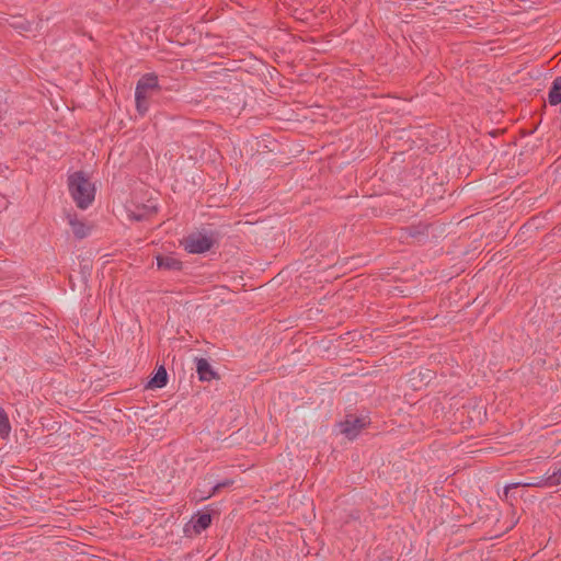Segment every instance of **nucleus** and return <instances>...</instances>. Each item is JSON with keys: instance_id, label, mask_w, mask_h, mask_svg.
I'll list each match as a JSON object with an SVG mask.
<instances>
[{"instance_id": "f257e3e1", "label": "nucleus", "mask_w": 561, "mask_h": 561, "mask_svg": "<svg viewBox=\"0 0 561 561\" xmlns=\"http://www.w3.org/2000/svg\"><path fill=\"white\" fill-rule=\"evenodd\" d=\"M68 186L70 195L79 208L87 209L94 201V184L91 183L83 172H75L69 175Z\"/></svg>"}, {"instance_id": "0eeeda50", "label": "nucleus", "mask_w": 561, "mask_h": 561, "mask_svg": "<svg viewBox=\"0 0 561 561\" xmlns=\"http://www.w3.org/2000/svg\"><path fill=\"white\" fill-rule=\"evenodd\" d=\"M196 371L198 374L199 380L202 381H210L217 377V374L205 358L196 359Z\"/></svg>"}, {"instance_id": "f8f14e48", "label": "nucleus", "mask_w": 561, "mask_h": 561, "mask_svg": "<svg viewBox=\"0 0 561 561\" xmlns=\"http://www.w3.org/2000/svg\"><path fill=\"white\" fill-rule=\"evenodd\" d=\"M11 432V425L5 411L0 408V438H7Z\"/></svg>"}, {"instance_id": "39448f33", "label": "nucleus", "mask_w": 561, "mask_h": 561, "mask_svg": "<svg viewBox=\"0 0 561 561\" xmlns=\"http://www.w3.org/2000/svg\"><path fill=\"white\" fill-rule=\"evenodd\" d=\"M341 433H343L347 438H355L359 432L364 428L365 423L360 419H347L340 424Z\"/></svg>"}, {"instance_id": "423d86ee", "label": "nucleus", "mask_w": 561, "mask_h": 561, "mask_svg": "<svg viewBox=\"0 0 561 561\" xmlns=\"http://www.w3.org/2000/svg\"><path fill=\"white\" fill-rule=\"evenodd\" d=\"M67 219L76 238L83 239L91 233L92 226L88 225L82 220H79L76 215L69 214L67 216Z\"/></svg>"}, {"instance_id": "1a4fd4ad", "label": "nucleus", "mask_w": 561, "mask_h": 561, "mask_svg": "<svg viewBox=\"0 0 561 561\" xmlns=\"http://www.w3.org/2000/svg\"><path fill=\"white\" fill-rule=\"evenodd\" d=\"M519 485L533 486V488H550V486H553V481H551L549 476H547V477L539 478V479H534V480L527 481V482L513 483V484L506 486V489H508V488H517Z\"/></svg>"}, {"instance_id": "9d476101", "label": "nucleus", "mask_w": 561, "mask_h": 561, "mask_svg": "<svg viewBox=\"0 0 561 561\" xmlns=\"http://www.w3.org/2000/svg\"><path fill=\"white\" fill-rule=\"evenodd\" d=\"M168 382V374L163 366L159 367L154 376L149 380L148 388H163Z\"/></svg>"}, {"instance_id": "6e6552de", "label": "nucleus", "mask_w": 561, "mask_h": 561, "mask_svg": "<svg viewBox=\"0 0 561 561\" xmlns=\"http://www.w3.org/2000/svg\"><path fill=\"white\" fill-rule=\"evenodd\" d=\"M211 524V516L208 513H201L192 518V525L195 533L199 534L201 531L208 528Z\"/></svg>"}, {"instance_id": "9b49d317", "label": "nucleus", "mask_w": 561, "mask_h": 561, "mask_svg": "<svg viewBox=\"0 0 561 561\" xmlns=\"http://www.w3.org/2000/svg\"><path fill=\"white\" fill-rule=\"evenodd\" d=\"M550 105H558L561 103V77H557L548 94Z\"/></svg>"}, {"instance_id": "2eb2a0df", "label": "nucleus", "mask_w": 561, "mask_h": 561, "mask_svg": "<svg viewBox=\"0 0 561 561\" xmlns=\"http://www.w3.org/2000/svg\"><path fill=\"white\" fill-rule=\"evenodd\" d=\"M232 484V481L231 480H225L222 482H219L217 483L214 488H213V492L207 496L209 497L210 495L215 494L217 491H219L220 489L222 488H226V486H229Z\"/></svg>"}, {"instance_id": "7ed1b4c3", "label": "nucleus", "mask_w": 561, "mask_h": 561, "mask_svg": "<svg viewBox=\"0 0 561 561\" xmlns=\"http://www.w3.org/2000/svg\"><path fill=\"white\" fill-rule=\"evenodd\" d=\"M160 89L158 76L153 72L144 75L136 84V94H141L149 99L152 91Z\"/></svg>"}, {"instance_id": "20e7f679", "label": "nucleus", "mask_w": 561, "mask_h": 561, "mask_svg": "<svg viewBox=\"0 0 561 561\" xmlns=\"http://www.w3.org/2000/svg\"><path fill=\"white\" fill-rule=\"evenodd\" d=\"M157 267L163 271H181L183 267L182 261L174 254L157 255Z\"/></svg>"}, {"instance_id": "4468645a", "label": "nucleus", "mask_w": 561, "mask_h": 561, "mask_svg": "<svg viewBox=\"0 0 561 561\" xmlns=\"http://www.w3.org/2000/svg\"><path fill=\"white\" fill-rule=\"evenodd\" d=\"M549 478L553 481V486L559 485L561 483V468L549 474Z\"/></svg>"}, {"instance_id": "ddd939ff", "label": "nucleus", "mask_w": 561, "mask_h": 561, "mask_svg": "<svg viewBox=\"0 0 561 561\" xmlns=\"http://www.w3.org/2000/svg\"><path fill=\"white\" fill-rule=\"evenodd\" d=\"M135 101H136V110L137 112L140 114V115H145L148 110H149V103H148V98L141 95V94H136L135 93Z\"/></svg>"}, {"instance_id": "f03ea898", "label": "nucleus", "mask_w": 561, "mask_h": 561, "mask_svg": "<svg viewBox=\"0 0 561 561\" xmlns=\"http://www.w3.org/2000/svg\"><path fill=\"white\" fill-rule=\"evenodd\" d=\"M213 244V237L204 233H192L183 241L185 251L193 254L205 253L210 250Z\"/></svg>"}]
</instances>
